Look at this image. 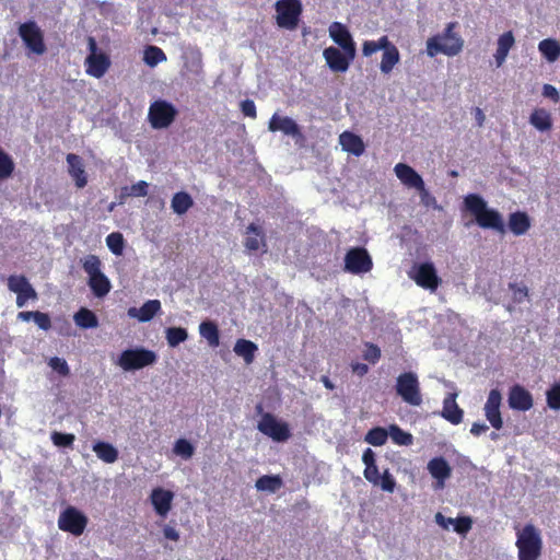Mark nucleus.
I'll list each match as a JSON object with an SVG mask.
<instances>
[{"mask_svg": "<svg viewBox=\"0 0 560 560\" xmlns=\"http://www.w3.org/2000/svg\"><path fill=\"white\" fill-rule=\"evenodd\" d=\"M31 283L24 276H10L8 279V288L10 291L19 294Z\"/></svg>", "mask_w": 560, "mask_h": 560, "instance_id": "51", "label": "nucleus"}, {"mask_svg": "<svg viewBox=\"0 0 560 560\" xmlns=\"http://www.w3.org/2000/svg\"><path fill=\"white\" fill-rule=\"evenodd\" d=\"M518 560H538L542 552V539L538 528L533 524H526L516 532Z\"/></svg>", "mask_w": 560, "mask_h": 560, "instance_id": "3", "label": "nucleus"}, {"mask_svg": "<svg viewBox=\"0 0 560 560\" xmlns=\"http://www.w3.org/2000/svg\"><path fill=\"white\" fill-rule=\"evenodd\" d=\"M163 534L167 539H171L174 541H177L179 539V534L174 527L165 526L163 529Z\"/></svg>", "mask_w": 560, "mask_h": 560, "instance_id": "63", "label": "nucleus"}, {"mask_svg": "<svg viewBox=\"0 0 560 560\" xmlns=\"http://www.w3.org/2000/svg\"><path fill=\"white\" fill-rule=\"evenodd\" d=\"M173 498V492L163 488L153 489L150 495L155 512L161 516H165L170 512Z\"/></svg>", "mask_w": 560, "mask_h": 560, "instance_id": "23", "label": "nucleus"}, {"mask_svg": "<svg viewBox=\"0 0 560 560\" xmlns=\"http://www.w3.org/2000/svg\"><path fill=\"white\" fill-rule=\"evenodd\" d=\"M15 164L12 156L0 149V182L10 178L14 173Z\"/></svg>", "mask_w": 560, "mask_h": 560, "instance_id": "43", "label": "nucleus"}, {"mask_svg": "<svg viewBox=\"0 0 560 560\" xmlns=\"http://www.w3.org/2000/svg\"><path fill=\"white\" fill-rule=\"evenodd\" d=\"M110 65V58L105 52L89 54L84 61L85 72L96 79L102 78Z\"/></svg>", "mask_w": 560, "mask_h": 560, "instance_id": "22", "label": "nucleus"}, {"mask_svg": "<svg viewBox=\"0 0 560 560\" xmlns=\"http://www.w3.org/2000/svg\"><path fill=\"white\" fill-rule=\"evenodd\" d=\"M257 429L276 442H284L291 436L289 424L279 421L276 416L270 412H266L261 416Z\"/></svg>", "mask_w": 560, "mask_h": 560, "instance_id": "12", "label": "nucleus"}, {"mask_svg": "<svg viewBox=\"0 0 560 560\" xmlns=\"http://www.w3.org/2000/svg\"><path fill=\"white\" fill-rule=\"evenodd\" d=\"M502 395L499 389H491L485 405V416L495 430H501L503 420L500 412Z\"/></svg>", "mask_w": 560, "mask_h": 560, "instance_id": "16", "label": "nucleus"}, {"mask_svg": "<svg viewBox=\"0 0 560 560\" xmlns=\"http://www.w3.org/2000/svg\"><path fill=\"white\" fill-rule=\"evenodd\" d=\"M329 35L332 38V40L336 44H338L347 55H350V57L355 56L354 42L352 39L350 32L343 24L339 22H334L329 26Z\"/></svg>", "mask_w": 560, "mask_h": 560, "instance_id": "19", "label": "nucleus"}, {"mask_svg": "<svg viewBox=\"0 0 560 560\" xmlns=\"http://www.w3.org/2000/svg\"><path fill=\"white\" fill-rule=\"evenodd\" d=\"M268 129L271 132L281 131L284 136H290L296 143L304 141L300 126L291 117L273 114L268 122Z\"/></svg>", "mask_w": 560, "mask_h": 560, "instance_id": "15", "label": "nucleus"}, {"mask_svg": "<svg viewBox=\"0 0 560 560\" xmlns=\"http://www.w3.org/2000/svg\"><path fill=\"white\" fill-rule=\"evenodd\" d=\"M515 38L511 31H508L500 35L498 38V47L494 54V59L498 67H501L505 61L510 49L514 46Z\"/></svg>", "mask_w": 560, "mask_h": 560, "instance_id": "29", "label": "nucleus"}, {"mask_svg": "<svg viewBox=\"0 0 560 560\" xmlns=\"http://www.w3.org/2000/svg\"><path fill=\"white\" fill-rule=\"evenodd\" d=\"M351 370L359 376H364L369 372V366L365 363L354 362L351 363Z\"/></svg>", "mask_w": 560, "mask_h": 560, "instance_id": "61", "label": "nucleus"}, {"mask_svg": "<svg viewBox=\"0 0 560 560\" xmlns=\"http://www.w3.org/2000/svg\"><path fill=\"white\" fill-rule=\"evenodd\" d=\"M394 172L404 185L416 188L423 195H428L422 177L411 166L398 163L395 165Z\"/></svg>", "mask_w": 560, "mask_h": 560, "instance_id": "17", "label": "nucleus"}, {"mask_svg": "<svg viewBox=\"0 0 560 560\" xmlns=\"http://www.w3.org/2000/svg\"><path fill=\"white\" fill-rule=\"evenodd\" d=\"M166 60L165 52L158 46L150 45L144 49L143 61L149 67H155Z\"/></svg>", "mask_w": 560, "mask_h": 560, "instance_id": "40", "label": "nucleus"}, {"mask_svg": "<svg viewBox=\"0 0 560 560\" xmlns=\"http://www.w3.org/2000/svg\"><path fill=\"white\" fill-rule=\"evenodd\" d=\"M362 462L365 465L363 475L365 479L374 486H380L384 491L394 492L396 481L388 469L380 474L375 460V453L371 448H366L362 455Z\"/></svg>", "mask_w": 560, "mask_h": 560, "instance_id": "4", "label": "nucleus"}, {"mask_svg": "<svg viewBox=\"0 0 560 560\" xmlns=\"http://www.w3.org/2000/svg\"><path fill=\"white\" fill-rule=\"evenodd\" d=\"M160 310L161 302L159 300H149L140 308L130 307L128 310V315L144 323L151 320Z\"/></svg>", "mask_w": 560, "mask_h": 560, "instance_id": "28", "label": "nucleus"}, {"mask_svg": "<svg viewBox=\"0 0 560 560\" xmlns=\"http://www.w3.org/2000/svg\"><path fill=\"white\" fill-rule=\"evenodd\" d=\"M149 192V184L144 180H139L131 186H125L121 188L120 199L127 197H145Z\"/></svg>", "mask_w": 560, "mask_h": 560, "instance_id": "42", "label": "nucleus"}, {"mask_svg": "<svg viewBox=\"0 0 560 560\" xmlns=\"http://www.w3.org/2000/svg\"><path fill=\"white\" fill-rule=\"evenodd\" d=\"M395 389L402 401L410 406L419 407L423 401L420 382L413 372L399 374L396 378Z\"/></svg>", "mask_w": 560, "mask_h": 560, "instance_id": "6", "label": "nucleus"}, {"mask_svg": "<svg viewBox=\"0 0 560 560\" xmlns=\"http://www.w3.org/2000/svg\"><path fill=\"white\" fill-rule=\"evenodd\" d=\"M409 277L419 287L430 291H435L442 282L434 264L431 261L415 264L409 271Z\"/></svg>", "mask_w": 560, "mask_h": 560, "instance_id": "9", "label": "nucleus"}, {"mask_svg": "<svg viewBox=\"0 0 560 560\" xmlns=\"http://www.w3.org/2000/svg\"><path fill=\"white\" fill-rule=\"evenodd\" d=\"M174 452L184 457V458H190L192 455H194V452H195V448L192 446V444L185 440V439H178L176 442H175V445H174Z\"/></svg>", "mask_w": 560, "mask_h": 560, "instance_id": "50", "label": "nucleus"}, {"mask_svg": "<svg viewBox=\"0 0 560 560\" xmlns=\"http://www.w3.org/2000/svg\"><path fill=\"white\" fill-rule=\"evenodd\" d=\"M510 290L513 292V300L516 303H522L525 299L528 298V289L526 285H518L517 283H510Z\"/></svg>", "mask_w": 560, "mask_h": 560, "instance_id": "54", "label": "nucleus"}, {"mask_svg": "<svg viewBox=\"0 0 560 560\" xmlns=\"http://www.w3.org/2000/svg\"><path fill=\"white\" fill-rule=\"evenodd\" d=\"M199 332L210 347L217 348L220 345V334L215 323L211 320L202 322L199 326Z\"/></svg>", "mask_w": 560, "mask_h": 560, "instance_id": "35", "label": "nucleus"}, {"mask_svg": "<svg viewBox=\"0 0 560 560\" xmlns=\"http://www.w3.org/2000/svg\"><path fill=\"white\" fill-rule=\"evenodd\" d=\"M488 430V427L485 423L475 422L471 425L470 433L478 436L481 433H485Z\"/></svg>", "mask_w": 560, "mask_h": 560, "instance_id": "64", "label": "nucleus"}, {"mask_svg": "<svg viewBox=\"0 0 560 560\" xmlns=\"http://www.w3.org/2000/svg\"><path fill=\"white\" fill-rule=\"evenodd\" d=\"M67 162L69 165V174L75 182L78 188H83L88 184V176L82 164V160L79 155L69 153L67 155Z\"/></svg>", "mask_w": 560, "mask_h": 560, "instance_id": "25", "label": "nucleus"}, {"mask_svg": "<svg viewBox=\"0 0 560 560\" xmlns=\"http://www.w3.org/2000/svg\"><path fill=\"white\" fill-rule=\"evenodd\" d=\"M388 439V431L382 427H375L368 431L364 441L373 446H382Z\"/></svg>", "mask_w": 560, "mask_h": 560, "instance_id": "44", "label": "nucleus"}, {"mask_svg": "<svg viewBox=\"0 0 560 560\" xmlns=\"http://www.w3.org/2000/svg\"><path fill=\"white\" fill-rule=\"evenodd\" d=\"M88 517L74 506L66 508L59 515L58 527L66 533L81 536L88 525Z\"/></svg>", "mask_w": 560, "mask_h": 560, "instance_id": "10", "label": "nucleus"}, {"mask_svg": "<svg viewBox=\"0 0 560 560\" xmlns=\"http://www.w3.org/2000/svg\"><path fill=\"white\" fill-rule=\"evenodd\" d=\"M75 325L82 329L96 328L98 326V319L95 313L86 307H81L73 315Z\"/></svg>", "mask_w": 560, "mask_h": 560, "instance_id": "32", "label": "nucleus"}, {"mask_svg": "<svg viewBox=\"0 0 560 560\" xmlns=\"http://www.w3.org/2000/svg\"><path fill=\"white\" fill-rule=\"evenodd\" d=\"M176 108L166 101H155L150 105L148 118L154 129L167 128L176 118Z\"/></svg>", "mask_w": 560, "mask_h": 560, "instance_id": "11", "label": "nucleus"}, {"mask_svg": "<svg viewBox=\"0 0 560 560\" xmlns=\"http://www.w3.org/2000/svg\"><path fill=\"white\" fill-rule=\"evenodd\" d=\"M19 35L32 52L43 55L46 51L43 32L34 21L21 24Z\"/></svg>", "mask_w": 560, "mask_h": 560, "instance_id": "14", "label": "nucleus"}, {"mask_svg": "<svg viewBox=\"0 0 560 560\" xmlns=\"http://www.w3.org/2000/svg\"><path fill=\"white\" fill-rule=\"evenodd\" d=\"M52 443L58 447H72L75 436L72 433L54 431L50 435Z\"/></svg>", "mask_w": 560, "mask_h": 560, "instance_id": "48", "label": "nucleus"}, {"mask_svg": "<svg viewBox=\"0 0 560 560\" xmlns=\"http://www.w3.org/2000/svg\"><path fill=\"white\" fill-rule=\"evenodd\" d=\"M538 49L549 62H555L560 57V44L552 38L539 42Z\"/></svg>", "mask_w": 560, "mask_h": 560, "instance_id": "36", "label": "nucleus"}, {"mask_svg": "<svg viewBox=\"0 0 560 560\" xmlns=\"http://www.w3.org/2000/svg\"><path fill=\"white\" fill-rule=\"evenodd\" d=\"M464 205L482 229H492L505 233V225L499 211L487 207L485 199L477 194H469L464 199Z\"/></svg>", "mask_w": 560, "mask_h": 560, "instance_id": "1", "label": "nucleus"}, {"mask_svg": "<svg viewBox=\"0 0 560 560\" xmlns=\"http://www.w3.org/2000/svg\"><path fill=\"white\" fill-rule=\"evenodd\" d=\"M244 246L249 252H256L260 247H264V252H267L265 235L261 229L255 223H250L246 229Z\"/></svg>", "mask_w": 560, "mask_h": 560, "instance_id": "26", "label": "nucleus"}, {"mask_svg": "<svg viewBox=\"0 0 560 560\" xmlns=\"http://www.w3.org/2000/svg\"><path fill=\"white\" fill-rule=\"evenodd\" d=\"M454 520L452 517H445L442 513L438 512L435 514V522L444 529H448L450 525L454 526Z\"/></svg>", "mask_w": 560, "mask_h": 560, "instance_id": "60", "label": "nucleus"}, {"mask_svg": "<svg viewBox=\"0 0 560 560\" xmlns=\"http://www.w3.org/2000/svg\"><path fill=\"white\" fill-rule=\"evenodd\" d=\"M542 95L547 98H550L555 103H558L560 101V95H559L558 90L551 84H545L542 86Z\"/></svg>", "mask_w": 560, "mask_h": 560, "instance_id": "58", "label": "nucleus"}, {"mask_svg": "<svg viewBox=\"0 0 560 560\" xmlns=\"http://www.w3.org/2000/svg\"><path fill=\"white\" fill-rule=\"evenodd\" d=\"M28 300H37V292L32 284L27 285L21 293L16 294L18 307H23Z\"/></svg>", "mask_w": 560, "mask_h": 560, "instance_id": "53", "label": "nucleus"}, {"mask_svg": "<svg viewBox=\"0 0 560 560\" xmlns=\"http://www.w3.org/2000/svg\"><path fill=\"white\" fill-rule=\"evenodd\" d=\"M192 206L194 199L186 191H178L174 194L171 201L172 210L178 215L185 214Z\"/></svg>", "mask_w": 560, "mask_h": 560, "instance_id": "33", "label": "nucleus"}, {"mask_svg": "<svg viewBox=\"0 0 560 560\" xmlns=\"http://www.w3.org/2000/svg\"><path fill=\"white\" fill-rule=\"evenodd\" d=\"M441 416L455 425L463 421L464 412L456 402V394H448L444 398Z\"/></svg>", "mask_w": 560, "mask_h": 560, "instance_id": "24", "label": "nucleus"}, {"mask_svg": "<svg viewBox=\"0 0 560 560\" xmlns=\"http://www.w3.org/2000/svg\"><path fill=\"white\" fill-rule=\"evenodd\" d=\"M106 245L115 255H121L124 250V236L119 232H113L106 236Z\"/></svg>", "mask_w": 560, "mask_h": 560, "instance_id": "46", "label": "nucleus"}, {"mask_svg": "<svg viewBox=\"0 0 560 560\" xmlns=\"http://www.w3.org/2000/svg\"><path fill=\"white\" fill-rule=\"evenodd\" d=\"M365 350L363 351V359L371 364H375L382 357V352L378 346L372 342L364 343Z\"/></svg>", "mask_w": 560, "mask_h": 560, "instance_id": "49", "label": "nucleus"}, {"mask_svg": "<svg viewBox=\"0 0 560 560\" xmlns=\"http://www.w3.org/2000/svg\"><path fill=\"white\" fill-rule=\"evenodd\" d=\"M376 45H377L378 49L380 50L382 49L383 51L395 47V45L389 42V39L386 35L380 37L378 40H376Z\"/></svg>", "mask_w": 560, "mask_h": 560, "instance_id": "62", "label": "nucleus"}, {"mask_svg": "<svg viewBox=\"0 0 560 560\" xmlns=\"http://www.w3.org/2000/svg\"><path fill=\"white\" fill-rule=\"evenodd\" d=\"M158 355L154 351L145 348L127 349L118 359V365L124 371L140 370L156 362Z\"/></svg>", "mask_w": 560, "mask_h": 560, "instance_id": "7", "label": "nucleus"}, {"mask_svg": "<svg viewBox=\"0 0 560 560\" xmlns=\"http://www.w3.org/2000/svg\"><path fill=\"white\" fill-rule=\"evenodd\" d=\"M509 228L515 235L525 234L530 228V221L525 212H513L509 217Z\"/></svg>", "mask_w": 560, "mask_h": 560, "instance_id": "30", "label": "nucleus"}, {"mask_svg": "<svg viewBox=\"0 0 560 560\" xmlns=\"http://www.w3.org/2000/svg\"><path fill=\"white\" fill-rule=\"evenodd\" d=\"M102 262L96 255H88L82 268L89 276V285L97 298L105 296L110 291V282L101 270Z\"/></svg>", "mask_w": 560, "mask_h": 560, "instance_id": "5", "label": "nucleus"}, {"mask_svg": "<svg viewBox=\"0 0 560 560\" xmlns=\"http://www.w3.org/2000/svg\"><path fill=\"white\" fill-rule=\"evenodd\" d=\"M96 456L107 464L115 463L118 458V451L107 442H96L93 445Z\"/></svg>", "mask_w": 560, "mask_h": 560, "instance_id": "37", "label": "nucleus"}, {"mask_svg": "<svg viewBox=\"0 0 560 560\" xmlns=\"http://www.w3.org/2000/svg\"><path fill=\"white\" fill-rule=\"evenodd\" d=\"M282 486V479L278 476L265 475L256 480L255 487L259 491L276 492Z\"/></svg>", "mask_w": 560, "mask_h": 560, "instance_id": "39", "label": "nucleus"}, {"mask_svg": "<svg viewBox=\"0 0 560 560\" xmlns=\"http://www.w3.org/2000/svg\"><path fill=\"white\" fill-rule=\"evenodd\" d=\"M472 526V520L469 516H459L454 520V530L465 536Z\"/></svg>", "mask_w": 560, "mask_h": 560, "instance_id": "52", "label": "nucleus"}, {"mask_svg": "<svg viewBox=\"0 0 560 560\" xmlns=\"http://www.w3.org/2000/svg\"><path fill=\"white\" fill-rule=\"evenodd\" d=\"M323 56L326 60L327 66L334 72H346L350 66V62L354 57H350L345 51L341 52L338 48L330 46L324 49Z\"/></svg>", "mask_w": 560, "mask_h": 560, "instance_id": "21", "label": "nucleus"}, {"mask_svg": "<svg viewBox=\"0 0 560 560\" xmlns=\"http://www.w3.org/2000/svg\"><path fill=\"white\" fill-rule=\"evenodd\" d=\"M378 47L375 40H365L362 45V52L364 56L369 57L378 51Z\"/></svg>", "mask_w": 560, "mask_h": 560, "instance_id": "59", "label": "nucleus"}, {"mask_svg": "<svg viewBox=\"0 0 560 560\" xmlns=\"http://www.w3.org/2000/svg\"><path fill=\"white\" fill-rule=\"evenodd\" d=\"M456 26V22H450L442 34H436L427 40L428 56L435 57L439 54H443L452 57L462 51L464 40L456 32H454Z\"/></svg>", "mask_w": 560, "mask_h": 560, "instance_id": "2", "label": "nucleus"}, {"mask_svg": "<svg viewBox=\"0 0 560 560\" xmlns=\"http://www.w3.org/2000/svg\"><path fill=\"white\" fill-rule=\"evenodd\" d=\"M33 320L43 330H49L51 327V320L47 313L34 311Z\"/></svg>", "mask_w": 560, "mask_h": 560, "instance_id": "55", "label": "nucleus"}, {"mask_svg": "<svg viewBox=\"0 0 560 560\" xmlns=\"http://www.w3.org/2000/svg\"><path fill=\"white\" fill-rule=\"evenodd\" d=\"M428 471L435 479V489H443L445 487V481L452 475V467L447 463V460L442 457H433L428 463Z\"/></svg>", "mask_w": 560, "mask_h": 560, "instance_id": "20", "label": "nucleus"}, {"mask_svg": "<svg viewBox=\"0 0 560 560\" xmlns=\"http://www.w3.org/2000/svg\"><path fill=\"white\" fill-rule=\"evenodd\" d=\"M388 434L390 435L393 442L397 445L408 446L413 442L412 435L396 424H392L389 427Z\"/></svg>", "mask_w": 560, "mask_h": 560, "instance_id": "45", "label": "nucleus"}, {"mask_svg": "<svg viewBox=\"0 0 560 560\" xmlns=\"http://www.w3.org/2000/svg\"><path fill=\"white\" fill-rule=\"evenodd\" d=\"M279 27L293 31L298 27L303 8L300 0H278L275 4Z\"/></svg>", "mask_w": 560, "mask_h": 560, "instance_id": "8", "label": "nucleus"}, {"mask_svg": "<svg viewBox=\"0 0 560 560\" xmlns=\"http://www.w3.org/2000/svg\"><path fill=\"white\" fill-rule=\"evenodd\" d=\"M339 143L342 147V150L352 153L355 156L362 155L365 150V145L361 137L351 131H343L339 136Z\"/></svg>", "mask_w": 560, "mask_h": 560, "instance_id": "27", "label": "nucleus"}, {"mask_svg": "<svg viewBox=\"0 0 560 560\" xmlns=\"http://www.w3.org/2000/svg\"><path fill=\"white\" fill-rule=\"evenodd\" d=\"M257 350V345L247 339H237L234 346V352L238 357H242L246 364L254 362Z\"/></svg>", "mask_w": 560, "mask_h": 560, "instance_id": "31", "label": "nucleus"}, {"mask_svg": "<svg viewBox=\"0 0 560 560\" xmlns=\"http://www.w3.org/2000/svg\"><path fill=\"white\" fill-rule=\"evenodd\" d=\"M373 261L364 247H352L345 256V270L353 275H361L371 271Z\"/></svg>", "mask_w": 560, "mask_h": 560, "instance_id": "13", "label": "nucleus"}, {"mask_svg": "<svg viewBox=\"0 0 560 560\" xmlns=\"http://www.w3.org/2000/svg\"><path fill=\"white\" fill-rule=\"evenodd\" d=\"M167 345L172 348L177 347L188 338L186 328L183 327H168L165 331Z\"/></svg>", "mask_w": 560, "mask_h": 560, "instance_id": "41", "label": "nucleus"}, {"mask_svg": "<svg viewBox=\"0 0 560 560\" xmlns=\"http://www.w3.org/2000/svg\"><path fill=\"white\" fill-rule=\"evenodd\" d=\"M529 122L539 131H548L552 127V119L545 108H536L529 117Z\"/></svg>", "mask_w": 560, "mask_h": 560, "instance_id": "34", "label": "nucleus"}, {"mask_svg": "<svg viewBox=\"0 0 560 560\" xmlns=\"http://www.w3.org/2000/svg\"><path fill=\"white\" fill-rule=\"evenodd\" d=\"M508 402L513 410L527 411L533 407L534 399L525 387L515 384L510 387Z\"/></svg>", "mask_w": 560, "mask_h": 560, "instance_id": "18", "label": "nucleus"}, {"mask_svg": "<svg viewBox=\"0 0 560 560\" xmlns=\"http://www.w3.org/2000/svg\"><path fill=\"white\" fill-rule=\"evenodd\" d=\"M546 401L550 409L560 410V383H555L546 392Z\"/></svg>", "mask_w": 560, "mask_h": 560, "instance_id": "47", "label": "nucleus"}, {"mask_svg": "<svg viewBox=\"0 0 560 560\" xmlns=\"http://www.w3.org/2000/svg\"><path fill=\"white\" fill-rule=\"evenodd\" d=\"M49 366L57 371L62 376H67L70 373V369L66 360L58 357L50 359Z\"/></svg>", "mask_w": 560, "mask_h": 560, "instance_id": "56", "label": "nucleus"}, {"mask_svg": "<svg viewBox=\"0 0 560 560\" xmlns=\"http://www.w3.org/2000/svg\"><path fill=\"white\" fill-rule=\"evenodd\" d=\"M400 54L398 48L395 46L383 51L380 69L383 73L388 74L393 71L394 67L399 62Z\"/></svg>", "mask_w": 560, "mask_h": 560, "instance_id": "38", "label": "nucleus"}, {"mask_svg": "<svg viewBox=\"0 0 560 560\" xmlns=\"http://www.w3.org/2000/svg\"><path fill=\"white\" fill-rule=\"evenodd\" d=\"M241 110L244 114V116L256 118L257 112H256V105L252 100H244L241 102Z\"/></svg>", "mask_w": 560, "mask_h": 560, "instance_id": "57", "label": "nucleus"}]
</instances>
